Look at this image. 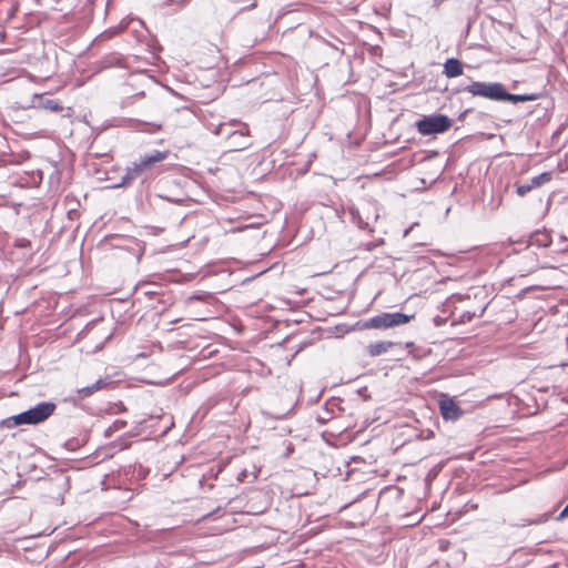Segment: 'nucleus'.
Returning <instances> with one entry per match:
<instances>
[{
  "mask_svg": "<svg viewBox=\"0 0 568 568\" xmlns=\"http://www.w3.org/2000/svg\"><path fill=\"white\" fill-rule=\"evenodd\" d=\"M166 429H168V426L164 427V429L162 430V433H166Z\"/></svg>",
  "mask_w": 568,
  "mask_h": 568,
  "instance_id": "30",
  "label": "nucleus"
},
{
  "mask_svg": "<svg viewBox=\"0 0 568 568\" xmlns=\"http://www.w3.org/2000/svg\"><path fill=\"white\" fill-rule=\"evenodd\" d=\"M162 416V409H158L155 414H152L150 418H160Z\"/></svg>",
  "mask_w": 568,
  "mask_h": 568,
  "instance_id": "23",
  "label": "nucleus"
},
{
  "mask_svg": "<svg viewBox=\"0 0 568 568\" xmlns=\"http://www.w3.org/2000/svg\"><path fill=\"white\" fill-rule=\"evenodd\" d=\"M439 408L444 419L455 420L462 415V409L452 398L448 397H444L439 400Z\"/></svg>",
  "mask_w": 568,
  "mask_h": 568,
  "instance_id": "9",
  "label": "nucleus"
},
{
  "mask_svg": "<svg viewBox=\"0 0 568 568\" xmlns=\"http://www.w3.org/2000/svg\"><path fill=\"white\" fill-rule=\"evenodd\" d=\"M414 315H406L399 312L395 313H381L371 317L364 324L365 328L386 329L395 326H400L408 323Z\"/></svg>",
  "mask_w": 568,
  "mask_h": 568,
  "instance_id": "3",
  "label": "nucleus"
},
{
  "mask_svg": "<svg viewBox=\"0 0 568 568\" xmlns=\"http://www.w3.org/2000/svg\"><path fill=\"white\" fill-rule=\"evenodd\" d=\"M503 99L500 101H508L511 103H519V102H527V101H534L537 99L536 94H513L506 92L505 88H503Z\"/></svg>",
  "mask_w": 568,
  "mask_h": 568,
  "instance_id": "13",
  "label": "nucleus"
},
{
  "mask_svg": "<svg viewBox=\"0 0 568 568\" xmlns=\"http://www.w3.org/2000/svg\"><path fill=\"white\" fill-rule=\"evenodd\" d=\"M151 70H148V69H144L143 70V73L144 75H148V78L152 81H154V77L152 74H150Z\"/></svg>",
  "mask_w": 568,
  "mask_h": 568,
  "instance_id": "24",
  "label": "nucleus"
},
{
  "mask_svg": "<svg viewBox=\"0 0 568 568\" xmlns=\"http://www.w3.org/2000/svg\"><path fill=\"white\" fill-rule=\"evenodd\" d=\"M247 134H248V131H247V130H245V131H244V130H241V131H233V132H231V133H227V136H229V138H234V136H236V135H240V136L244 138V136H246Z\"/></svg>",
  "mask_w": 568,
  "mask_h": 568,
  "instance_id": "21",
  "label": "nucleus"
},
{
  "mask_svg": "<svg viewBox=\"0 0 568 568\" xmlns=\"http://www.w3.org/2000/svg\"><path fill=\"white\" fill-rule=\"evenodd\" d=\"M111 384H112V382L110 381V378L105 377V378H99L98 381H95L92 384V386H93L94 392H98V390L108 388Z\"/></svg>",
  "mask_w": 568,
  "mask_h": 568,
  "instance_id": "18",
  "label": "nucleus"
},
{
  "mask_svg": "<svg viewBox=\"0 0 568 568\" xmlns=\"http://www.w3.org/2000/svg\"><path fill=\"white\" fill-rule=\"evenodd\" d=\"M55 404L51 402H41L36 406L24 410V417L28 425H37L48 419L54 412Z\"/></svg>",
  "mask_w": 568,
  "mask_h": 568,
  "instance_id": "5",
  "label": "nucleus"
},
{
  "mask_svg": "<svg viewBox=\"0 0 568 568\" xmlns=\"http://www.w3.org/2000/svg\"><path fill=\"white\" fill-rule=\"evenodd\" d=\"M239 145H240V149H245V148H247L250 145V143L248 142H244V143H240Z\"/></svg>",
  "mask_w": 568,
  "mask_h": 568,
  "instance_id": "27",
  "label": "nucleus"
},
{
  "mask_svg": "<svg viewBox=\"0 0 568 568\" xmlns=\"http://www.w3.org/2000/svg\"><path fill=\"white\" fill-rule=\"evenodd\" d=\"M169 378H170L169 374H165V375L159 376V377H150V378L144 377V384L160 385V384L166 382Z\"/></svg>",
  "mask_w": 568,
  "mask_h": 568,
  "instance_id": "19",
  "label": "nucleus"
},
{
  "mask_svg": "<svg viewBox=\"0 0 568 568\" xmlns=\"http://www.w3.org/2000/svg\"><path fill=\"white\" fill-rule=\"evenodd\" d=\"M152 347H153V349H156L158 352H161V347L160 346L153 344Z\"/></svg>",
  "mask_w": 568,
  "mask_h": 568,
  "instance_id": "28",
  "label": "nucleus"
},
{
  "mask_svg": "<svg viewBox=\"0 0 568 568\" xmlns=\"http://www.w3.org/2000/svg\"><path fill=\"white\" fill-rule=\"evenodd\" d=\"M31 108L43 109L52 112H62L63 105L59 100L52 99L47 94H33L30 103Z\"/></svg>",
  "mask_w": 568,
  "mask_h": 568,
  "instance_id": "7",
  "label": "nucleus"
},
{
  "mask_svg": "<svg viewBox=\"0 0 568 568\" xmlns=\"http://www.w3.org/2000/svg\"><path fill=\"white\" fill-rule=\"evenodd\" d=\"M395 344L389 341H379L372 343L367 346V352L371 356H379L387 353Z\"/></svg>",
  "mask_w": 568,
  "mask_h": 568,
  "instance_id": "11",
  "label": "nucleus"
},
{
  "mask_svg": "<svg viewBox=\"0 0 568 568\" xmlns=\"http://www.w3.org/2000/svg\"><path fill=\"white\" fill-rule=\"evenodd\" d=\"M169 155V151H154L151 154H144V169L151 166L155 162L164 160Z\"/></svg>",
  "mask_w": 568,
  "mask_h": 568,
  "instance_id": "14",
  "label": "nucleus"
},
{
  "mask_svg": "<svg viewBox=\"0 0 568 568\" xmlns=\"http://www.w3.org/2000/svg\"><path fill=\"white\" fill-rule=\"evenodd\" d=\"M452 126V120L445 114L425 115L416 122V129L422 135L444 133Z\"/></svg>",
  "mask_w": 568,
  "mask_h": 568,
  "instance_id": "2",
  "label": "nucleus"
},
{
  "mask_svg": "<svg viewBox=\"0 0 568 568\" xmlns=\"http://www.w3.org/2000/svg\"><path fill=\"white\" fill-rule=\"evenodd\" d=\"M443 73L447 78H456L463 74V63L455 58L447 59L444 63Z\"/></svg>",
  "mask_w": 568,
  "mask_h": 568,
  "instance_id": "10",
  "label": "nucleus"
},
{
  "mask_svg": "<svg viewBox=\"0 0 568 568\" xmlns=\"http://www.w3.org/2000/svg\"><path fill=\"white\" fill-rule=\"evenodd\" d=\"M75 392H77V398L78 399H84V398L90 397L91 395H93L95 393L92 385L85 386V387H82V388H78Z\"/></svg>",
  "mask_w": 568,
  "mask_h": 568,
  "instance_id": "17",
  "label": "nucleus"
},
{
  "mask_svg": "<svg viewBox=\"0 0 568 568\" xmlns=\"http://www.w3.org/2000/svg\"><path fill=\"white\" fill-rule=\"evenodd\" d=\"M215 134H223V125H220V126L216 129Z\"/></svg>",
  "mask_w": 568,
  "mask_h": 568,
  "instance_id": "26",
  "label": "nucleus"
},
{
  "mask_svg": "<svg viewBox=\"0 0 568 568\" xmlns=\"http://www.w3.org/2000/svg\"><path fill=\"white\" fill-rule=\"evenodd\" d=\"M24 413H19L17 415L4 418L0 422V428H14L20 425H28L27 418L24 417Z\"/></svg>",
  "mask_w": 568,
  "mask_h": 568,
  "instance_id": "12",
  "label": "nucleus"
},
{
  "mask_svg": "<svg viewBox=\"0 0 568 568\" xmlns=\"http://www.w3.org/2000/svg\"><path fill=\"white\" fill-rule=\"evenodd\" d=\"M532 185L529 183V184H520L517 186V194L519 196H525L527 193H529L531 190H532Z\"/></svg>",
  "mask_w": 568,
  "mask_h": 568,
  "instance_id": "20",
  "label": "nucleus"
},
{
  "mask_svg": "<svg viewBox=\"0 0 568 568\" xmlns=\"http://www.w3.org/2000/svg\"><path fill=\"white\" fill-rule=\"evenodd\" d=\"M144 42H146L148 45V49H144V63H150L151 65H154L161 70L162 60L159 55V52L162 50V48L158 44V41L154 38H151L148 41L144 38Z\"/></svg>",
  "mask_w": 568,
  "mask_h": 568,
  "instance_id": "8",
  "label": "nucleus"
},
{
  "mask_svg": "<svg viewBox=\"0 0 568 568\" xmlns=\"http://www.w3.org/2000/svg\"><path fill=\"white\" fill-rule=\"evenodd\" d=\"M550 180H551V174L549 172H544L539 175L534 176L531 179L530 184L532 185V187H537V186L542 185L546 182H549Z\"/></svg>",
  "mask_w": 568,
  "mask_h": 568,
  "instance_id": "16",
  "label": "nucleus"
},
{
  "mask_svg": "<svg viewBox=\"0 0 568 568\" xmlns=\"http://www.w3.org/2000/svg\"><path fill=\"white\" fill-rule=\"evenodd\" d=\"M146 230H151L153 231L154 230V226H151V227H145Z\"/></svg>",
  "mask_w": 568,
  "mask_h": 568,
  "instance_id": "29",
  "label": "nucleus"
},
{
  "mask_svg": "<svg viewBox=\"0 0 568 568\" xmlns=\"http://www.w3.org/2000/svg\"><path fill=\"white\" fill-rule=\"evenodd\" d=\"M348 213L352 221L358 225L359 229H371L373 222L377 221L379 216V209L376 202H365L359 207L351 206Z\"/></svg>",
  "mask_w": 568,
  "mask_h": 568,
  "instance_id": "1",
  "label": "nucleus"
},
{
  "mask_svg": "<svg viewBox=\"0 0 568 568\" xmlns=\"http://www.w3.org/2000/svg\"><path fill=\"white\" fill-rule=\"evenodd\" d=\"M108 63L109 65H118L126 69L130 74L142 72L141 60L138 55L112 57Z\"/></svg>",
  "mask_w": 568,
  "mask_h": 568,
  "instance_id": "6",
  "label": "nucleus"
},
{
  "mask_svg": "<svg viewBox=\"0 0 568 568\" xmlns=\"http://www.w3.org/2000/svg\"><path fill=\"white\" fill-rule=\"evenodd\" d=\"M142 172V162L134 163V168L132 170H128L126 174L122 178L121 185H126L130 183L132 179L138 176Z\"/></svg>",
  "mask_w": 568,
  "mask_h": 568,
  "instance_id": "15",
  "label": "nucleus"
},
{
  "mask_svg": "<svg viewBox=\"0 0 568 568\" xmlns=\"http://www.w3.org/2000/svg\"><path fill=\"white\" fill-rule=\"evenodd\" d=\"M143 126H144V132L149 131V126H151V124H148V123H143ZM156 126L152 124V129H155Z\"/></svg>",
  "mask_w": 568,
  "mask_h": 568,
  "instance_id": "25",
  "label": "nucleus"
},
{
  "mask_svg": "<svg viewBox=\"0 0 568 568\" xmlns=\"http://www.w3.org/2000/svg\"><path fill=\"white\" fill-rule=\"evenodd\" d=\"M568 517V504L566 505V507L562 509V511L559 514L558 516V520H562L565 518Z\"/></svg>",
  "mask_w": 568,
  "mask_h": 568,
  "instance_id": "22",
  "label": "nucleus"
},
{
  "mask_svg": "<svg viewBox=\"0 0 568 568\" xmlns=\"http://www.w3.org/2000/svg\"><path fill=\"white\" fill-rule=\"evenodd\" d=\"M504 85L499 82H480L474 81L464 88L465 92L474 97H480L493 101H500L503 99Z\"/></svg>",
  "mask_w": 568,
  "mask_h": 568,
  "instance_id": "4",
  "label": "nucleus"
}]
</instances>
